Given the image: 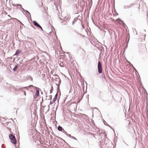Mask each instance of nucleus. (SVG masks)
I'll list each match as a JSON object with an SVG mask.
<instances>
[{"label":"nucleus","instance_id":"nucleus-16","mask_svg":"<svg viewBox=\"0 0 148 148\" xmlns=\"http://www.w3.org/2000/svg\"><path fill=\"white\" fill-rule=\"evenodd\" d=\"M83 2L84 3V5H87V2L88 0H83Z\"/></svg>","mask_w":148,"mask_h":148},{"label":"nucleus","instance_id":"nucleus-7","mask_svg":"<svg viewBox=\"0 0 148 148\" xmlns=\"http://www.w3.org/2000/svg\"><path fill=\"white\" fill-rule=\"evenodd\" d=\"M33 23L34 25L38 27L40 25L39 23L35 21H33Z\"/></svg>","mask_w":148,"mask_h":148},{"label":"nucleus","instance_id":"nucleus-34","mask_svg":"<svg viewBox=\"0 0 148 148\" xmlns=\"http://www.w3.org/2000/svg\"><path fill=\"white\" fill-rule=\"evenodd\" d=\"M107 143H106L105 140V141H104V144H105L106 145H107Z\"/></svg>","mask_w":148,"mask_h":148},{"label":"nucleus","instance_id":"nucleus-14","mask_svg":"<svg viewBox=\"0 0 148 148\" xmlns=\"http://www.w3.org/2000/svg\"><path fill=\"white\" fill-rule=\"evenodd\" d=\"M127 63H129V64H131V65H132V66L133 67V68H134V70L135 71H136V72H138L136 70V69H135V68H134V67L133 65L130 62H129V61H127Z\"/></svg>","mask_w":148,"mask_h":148},{"label":"nucleus","instance_id":"nucleus-50","mask_svg":"<svg viewBox=\"0 0 148 148\" xmlns=\"http://www.w3.org/2000/svg\"><path fill=\"white\" fill-rule=\"evenodd\" d=\"M146 36V34H145V36Z\"/></svg>","mask_w":148,"mask_h":148},{"label":"nucleus","instance_id":"nucleus-15","mask_svg":"<svg viewBox=\"0 0 148 148\" xmlns=\"http://www.w3.org/2000/svg\"><path fill=\"white\" fill-rule=\"evenodd\" d=\"M59 64L60 66L61 67H63L64 66L62 62H60V63Z\"/></svg>","mask_w":148,"mask_h":148},{"label":"nucleus","instance_id":"nucleus-47","mask_svg":"<svg viewBox=\"0 0 148 148\" xmlns=\"http://www.w3.org/2000/svg\"><path fill=\"white\" fill-rule=\"evenodd\" d=\"M144 31L145 32H146V30H144Z\"/></svg>","mask_w":148,"mask_h":148},{"label":"nucleus","instance_id":"nucleus-30","mask_svg":"<svg viewBox=\"0 0 148 148\" xmlns=\"http://www.w3.org/2000/svg\"><path fill=\"white\" fill-rule=\"evenodd\" d=\"M2 77L1 76H0V82L1 81L2 79Z\"/></svg>","mask_w":148,"mask_h":148},{"label":"nucleus","instance_id":"nucleus-10","mask_svg":"<svg viewBox=\"0 0 148 148\" xmlns=\"http://www.w3.org/2000/svg\"><path fill=\"white\" fill-rule=\"evenodd\" d=\"M18 65H15V66H14V68L13 69L12 71L14 72L18 68Z\"/></svg>","mask_w":148,"mask_h":148},{"label":"nucleus","instance_id":"nucleus-5","mask_svg":"<svg viewBox=\"0 0 148 148\" xmlns=\"http://www.w3.org/2000/svg\"><path fill=\"white\" fill-rule=\"evenodd\" d=\"M134 5L133 4H131L129 5H125L123 6L124 8L125 9H129L131 8Z\"/></svg>","mask_w":148,"mask_h":148},{"label":"nucleus","instance_id":"nucleus-23","mask_svg":"<svg viewBox=\"0 0 148 148\" xmlns=\"http://www.w3.org/2000/svg\"><path fill=\"white\" fill-rule=\"evenodd\" d=\"M67 136H68L70 138H72V136H71V134H68V133L66 135Z\"/></svg>","mask_w":148,"mask_h":148},{"label":"nucleus","instance_id":"nucleus-44","mask_svg":"<svg viewBox=\"0 0 148 148\" xmlns=\"http://www.w3.org/2000/svg\"><path fill=\"white\" fill-rule=\"evenodd\" d=\"M13 5L14 6H15V5Z\"/></svg>","mask_w":148,"mask_h":148},{"label":"nucleus","instance_id":"nucleus-2","mask_svg":"<svg viewBox=\"0 0 148 148\" xmlns=\"http://www.w3.org/2000/svg\"><path fill=\"white\" fill-rule=\"evenodd\" d=\"M97 67L99 73H101L102 72V64L100 61L98 62Z\"/></svg>","mask_w":148,"mask_h":148},{"label":"nucleus","instance_id":"nucleus-45","mask_svg":"<svg viewBox=\"0 0 148 148\" xmlns=\"http://www.w3.org/2000/svg\"><path fill=\"white\" fill-rule=\"evenodd\" d=\"M31 79H32V77H31Z\"/></svg>","mask_w":148,"mask_h":148},{"label":"nucleus","instance_id":"nucleus-38","mask_svg":"<svg viewBox=\"0 0 148 148\" xmlns=\"http://www.w3.org/2000/svg\"><path fill=\"white\" fill-rule=\"evenodd\" d=\"M66 22H65V23H64V25H66Z\"/></svg>","mask_w":148,"mask_h":148},{"label":"nucleus","instance_id":"nucleus-13","mask_svg":"<svg viewBox=\"0 0 148 148\" xmlns=\"http://www.w3.org/2000/svg\"><path fill=\"white\" fill-rule=\"evenodd\" d=\"M117 21L119 22H121L123 24H125L124 22L120 18L117 19Z\"/></svg>","mask_w":148,"mask_h":148},{"label":"nucleus","instance_id":"nucleus-12","mask_svg":"<svg viewBox=\"0 0 148 148\" xmlns=\"http://www.w3.org/2000/svg\"><path fill=\"white\" fill-rule=\"evenodd\" d=\"M78 18H74V20L72 22V25H73L76 22V21H77Z\"/></svg>","mask_w":148,"mask_h":148},{"label":"nucleus","instance_id":"nucleus-41","mask_svg":"<svg viewBox=\"0 0 148 148\" xmlns=\"http://www.w3.org/2000/svg\"><path fill=\"white\" fill-rule=\"evenodd\" d=\"M8 16L10 17H10V15H8Z\"/></svg>","mask_w":148,"mask_h":148},{"label":"nucleus","instance_id":"nucleus-11","mask_svg":"<svg viewBox=\"0 0 148 148\" xmlns=\"http://www.w3.org/2000/svg\"><path fill=\"white\" fill-rule=\"evenodd\" d=\"M62 13L61 14V17L60 16L59 18H60V19H61V20H63V19H64V18H65L66 17V16H62Z\"/></svg>","mask_w":148,"mask_h":148},{"label":"nucleus","instance_id":"nucleus-19","mask_svg":"<svg viewBox=\"0 0 148 148\" xmlns=\"http://www.w3.org/2000/svg\"><path fill=\"white\" fill-rule=\"evenodd\" d=\"M62 132H63L64 134L66 135L67 134V132L64 130L63 129L62 131H61Z\"/></svg>","mask_w":148,"mask_h":148},{"label":"nucleus","instance_id":"nucleus-9","mask_svg":"<svg viewBox=\"0 0 148 148\" xmlns=\"http://www.w3.org/2000/svg\"><path fill=\"white\" fill-rule=\"evenodd\" d=\"M63 129V128L60 125L58 127V130L59 131H62Z\"/></svg>","mask_w":148,"mask_h":148},{"label":"nucleus","instance_id":"nucleus-27","mask_svg":"<svg viewBox=\"0 0 148 148\" xmlns=\"http://www.w3.org/2000/svg\"><path fill=\"white\" fill-rule=\"evenodd\" d=\"M57 97H58V94H57V93L55 95L54 97L57 99Z\"/></svg>","mask_w":148,"mask_h":148},{"label":"nucleus","instance_id":"nucleus-20","mask_svg":"<svg viewBox=\"0 0 148 148\" xmlns=\"http://www.w3.org/2000/svg\"><path fill=\"white\" fill-rule=\"evenodd\" d=\"M56 84L58 86V87H57V89L58 90H58H60V88H59L60 85H59L57 83H56Z\"/></svg>","mask_w":148,"mask_h":148},{"label":"nucleus","instance_id":"nucleus-28","mask_svg":"<svg viewBox=\"0 0 148 148\" xmlns=\"http://www.w3.org/2000/svg\"><path fill=\"white\" fill-rule=\"evenodd\" d=\"M17 20L18 21V22H19L22 25H23V24L22 23L21 21H19L18 20Z\"/></svg>","mask_w":148,"mask_h":148},{"label":"nucleus","instance_id":"nucleus-37","mask_svg":"<svg viewBox=\"0 0 148 148\" xmlns=\"http://www.w3.org/2000/svg\"><path fill=\"white\" fill-rule=\"evenodd\" d=\"M1 147H2V148H5V147H3V145H2L1 146Z\"/></svg>","mask_w":148,"mask_h":148},{"label":"nucleus","instance_id":"nucleus-46","mask_svg":"<svg viewBox=\"0 0 148 148\" xmlns=\"http://www.w3.org/2000/svg\"><path fill=\"white\" fill-rule=\"evenodd\" d=\"M55 74H53V75L54 76H55Z\"/></svg>","mask_w":148,"mask_h":148},{"label":"nucleus","instance_id":"nucleus-18","mask_svg":"<svg viewBox=\"0 0 148 148\" xmlns=\"http://www.w3.org/2000/svg\"><path fill=\"white\" fill-rule=\"evenodd\" d=\"M53 87L52 86H51V88L50 90V93H51L53 91Z\"/></svg>","mask_w":148,"mask_h":148},{"label":"nucleus","instance_id":"nucleus-24","mask_svg":"<svg viewBox=\"0 0 148 148\" xmlns=\"http://www.w3.org/2000/svg\"><path fill=\"white\" fill-rule=\"evenodd\" d=\"M71 138L75 140L76 141L78 142L77 139L75 137L72 136Z\"/></svg>","mask_w":148,"mask_h":148},{"label":"nucleus","instance_id":"nucleus-8","mask_svg":"<svg viewBox=\"0 0 148 148\" xmlns=\"http://www.w3.org/2000/svg\"><path fill=\"white\" fill-rule=\"evenodd\" d=\"M21 8L24 12H25L26 13L28 14H29V15H30V18L31 19H32L31 17V14L28 11L24 9L23 8Z\"/></svg>","mask_w":148,"mask_h":148},{"label":"nucleus","instance_id":"nucleus-21","mask_svg":"<svg viewBox=\"0 0 148 148\" xmlns=\"http://www.w3.org/2000/svg\"><path fill=\"white\" fill-rule=\"evenodd\" d=\"M103 123H104V124L106 125H107V126H108L109 127H110V126L108 125L107 123L106 122V121H105L104 120V121H103Z\"/></svg>","mask_w":148,"mask_h":148},{"label":"nucleus","instance_id":"nucleus-43","mask_svg":"<svg viewBox=\"0 0 148 148\" xmlns=\"http://www.w3.org/2000/svg\"><path fill=\"white\" fill-rule=\"evenodd\" d=\"M50 96L51 97V99L52 98V97H51L52 96L51 95Z\"/></svg>","mask_w":148,"mask_h":148},{"label":"nucleus","instance_id":"nucleus-4","mask_svg":"<svg viewBox=\"0 0 148 148\" xmlns=\"http://www.w3.org/2000/svg\"><path fill=\"white\" fill-rule=\"evenodd\" d=\"M34 88L36 90V97H37L39 95V91L40 89L36 86L34 87Z\"/></svg>","mask_w":148,"mask_h":148},{"label":"nucleus","instance_id":"nucleus-3","mask_svg":"<svg viewBox=\"0 0 148 148\" xmlns=\"http://www.w3.org/2000/svg\"><path fill=\"white\" fill-rule=\"evenodd\" d=\"M55 76H56L55 78V80L58 82L57 83L60 85L61 83V81L60 78L59 77L58 75L57 74H55Z\"/></svg>","mask_w":148,"mask_h":148},{"label":"nucleus","instance_id":"nucleus-51","mask_svg":"<svg viewBox=\"0 0 148 148\" xmlns=\"http://www.w3.org/2000/svg\"><path fill=\"white\" fill-rule=\"evenodd\" d=\"M147 16H148V14H147Z\"/></svg>","mask_w":148,"mask_h":148},{"label":"nucleus","instance_id":"nucleus-42","mask_svg":"<svg viewBox=\"0 0 148 148\" xmlns=\"http://www.w3.org/2000/svg\"><path fill=\"white\" fill-rule=\"evenodd\" d=\"M125 144L127 146H128V145L126 143H125Z\"/></svg>","mask_w":148,"mask_h":148},{"label":"nucleus","instance_id":"nucleus-25","mask_svg":"<svg viewBox=\"0 0 148 148\" xmlns=\"http://www.w3.org/2000/svg\"><path fill=\"white\" fill-rule=\"evenodd\" d=\"M56 98H54L53 100H52V101H53V103H54L55 102V101H56Z\"/></svg>","mask_w":148,"mask_h":148},{"label":"nucleus","instance_id":"nucleus-33","mask_svg":"<svg viewBox=\"0 0 148 148\" xmlns=\"http://www.w3.org/2000/svg\"><path fill=\"white\" fill-rule=\"evenodd\" d=\"M18 90H19V91H23V90H22V88H20L18 89Z\"/></svg>","mask_w":148,"mask_h":148},{"label":"nucleus","instance_id":"nucleus-49","mask_svg":"<svg viewBox=\"0 0 148 148\" xmlns=\"http://www.w3.org/2000/svg\"><path fill=\"white\" fill-rule=\"evenodd\" d=\"M16 113H17V110H16Z\"/></svg>","mask_w":148,"mask_h":148},{"label":"nucleus","instance_id":"nucleus-40","mask_svg":"<svg viewBox=\"0 0 148 148\" xmlns=\"http://www.w3.org/2000/svg\"><path fill=\"white\" fill-rule=\"evenodd\" d=\"M95 108L96 109H98V108Z\"/></svg>","mask_w":148,"mask_h":148},{"label":"nucleus","instance_id":"nucleus-1","mask_svg":"<svg viewBox=\"0 0 148 148\" xmlns=\"http://www.w3.org/2000/svg\"><path fill=\"white\" fill-rule=\"evenodd\" d=\"M9 137L11 142L14 145H16V140L15 136L12 134H10L9 135Z\"/></svg>","mask_w":148,"mask_h":148},{"label":"nucleus","instance_id":"nucleus-36","mask_svg":"<svg viewBox=\"0 0 148 148\" xmlns=\"http://www.w3.org/2000/svg\"><path fill=\"white\" fill-rule=\"evenodd\" d=\"M62 140H63L65 143H66V142L63 139H62Z\"/></svg>","mask_w":148,"mask_h":148},{"label":"nucleus","instance_id":"nucleus-6","mask_svg":"<svg viewBox=\"0 0 148 148\" xmlns=\"http://www.w3.org/2000/svg\"><path fill=\"white\" fill-rule=\"evenodd\" d=\"M21 52V51L20 49L17 50L15 52V53L14 55L16 56H18L20 53Z\"/></svg>","mask_w":148,"mask_h":148},{"label":"nucleus","instance_id":"nucleus-31","mask_svg":"<svg viewBox=\"0 0 148 148\" xmlns=\"http://www.w3.org/2000/svg\"><path fill=\"white\" fill-rule=\"evenodd\" d=\"M53 103V101H50V105H51Z\"/></svg>","mask_w":148,"mask_h":148},{"label":"nucleus","instance_id":"nucleus-22","mask_svg":"<svg viewBox=\"0 0 148 148\" xmlns=\"http://www.w3.org/2000/svg\"><path fill=\"white\" fill-rule=\"evenodd\" d=\"M144 50L145 51L144 52H146V48L145 46H144L143 47Z\"/></svg>","mask_w":148,"mask_h":148},{"label":"nucleus","instance_id":"nucleus-39","mask_svg":"<svg viewBox=\"0 0 148 148\" xmlns=\"http://www.w3.org/2000/svg\"><path fill=\"white\" fill-rule=\"evenodd\" d=\"M32 26L34 28H35L33 26V25H32Z\"/></svg>","mask_w":148,"mask_h":148},{"label":"nucleus","instance_id":"nucleus-35","mask_svg":"<svg viewBox=\"0 0 148 148\" xmlns=\"http://www.w3.org/2000/svg\"><path fill=\"white\" fill-rule=\"evenodd\" d=\"M36 95H35L34 96V99H36Z\"/></svg>","mask_w":148,"mask_h":148},{"label":"nucleus","instance_id":"nucleus-32","mask_svg":"<svg viewBox=\"0 0 148 148\" xmlns=\"http://www.w3.org/2000/svg\"><path fill=\"white\" fill-rule=\"evenodd\" d=\"M23 93H24V95L25 96L26 95V93L25 91H24Z\"/></svg>","mask_w":148,"mask_h":148},{"label":"nucleus","instance_id":"nucleus-29","mask_svg":"<svg viewBox=\"0 0 148 148\" xmlns=\"http://www.w3.org/2000/svg\"><path fill=\"white\" fill-rule=\"evenodd\" d=\"M16 5H18V6H19L20 7H21L22 6V5L20 4H16Z\"/></svg>","mask_w":148,"mask_h":148},{"label":"nucleus","instance_id":"nucleus-26","mask_svg":"<svg viewBox=\"0 0 148 148\" xmlns=\"http://www.w3.org/2000/svg\"><path fill=\"white\" fill-rule=\"evenodd\" d=\"M39 28H40L41 30H42V31H43V30L42 28V27H41V26L40 25L39 26V27H38Z\"/></svg>","mask_w":148,"mask_h":148},{"label":"nucleus","instance_id":"nucleus-17","mask_svg":"<svg viewBox=\"0 0 148 148\" xmlns=\"http://www.w3.org/2000/svg\"><path fill=\"white\" fill-rule=\"evenodd\" d=\"M34 86L32 85H30L29 86L23 87V88H25H25H27L28 87H33L34 88Z\"/></svg>","mask_w":148,"mask_h":148},{"label":"nucleus","instance_id":"nucleus-48","mask_svg":"<svg viewBox=\"0 0 148 148\" xmlns=\"http://www.w3.org/2000/svg\"><path fill=\"white\" fill-rule=\"evenodd\" d=\"M71 90H70V92H71Z\"/></svg>","mask_w":148,"mask_h":148}]
</instances>
